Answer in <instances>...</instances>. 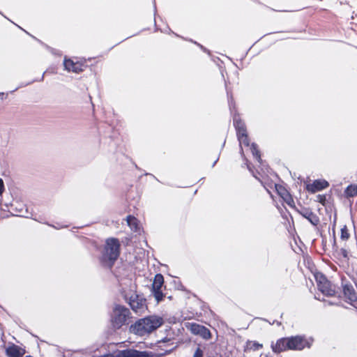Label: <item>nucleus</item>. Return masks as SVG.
<instances>
[{
    "label": "nucleus",
    "instance_id": "473e14b6",
    "mask_svg": "<svg viewBox=\"0 0 357 357\" xmlns=\"http://www.w3.org/2000/svg\"><path fill=\"white\" fill-rule=\"evenodd\" d=\"M98 357H115L114 355V351L108 352L107 354H105L103 355H100Z\"/></svg>",
    "mask_w": 357,
    "mask_h": 357
},
{
    "label": "nucleus",
    "instance_id": "ddd939ff",
    "mask_svg": "<svg viewBox=\"0 0 357 357\" xmlns=\"http://www.w3.org/2000/svg\"><path fill=\"white\" fill-rule=\"evenodd\" d=\"M233 125L236 132L237 139L248 135L245 124L238 114H234Z\"/></svg>",
    "mask_w": 357,
    "mask_h": 357
},
{
    "label": "nucleus",
    "instance_id": "6ab92c4d",
    "mask_svg": "<svg viewBox=\"0 0 357 357\" xmlns=\"http://www.w3.org/2000/svg\"><path fill=\"white\" fill-rule=\"evenodd\" d=\"M344 197L347 198L354 197L357 196V185L350 184L344 191Z\"/></svg>",
    "mask_w": 357,
    "mask_h": 357
},
{
    "label": "nucleus",
    "instance_id": "412c9836",
    "mask_svg": "<svg viewBox=\"0 0 357 357\" xmlns=\"http://www.w3.org/2000/svg\"><path fill=\"white\" fill-rule=\"evenodd\" d=\"M250 150L253 157L256 159V160L259 163L262 164L263 161L261 158V152L259 150L258 145L255 142H252L250 144Z\"/></svg>",
    "mask_w": 357,
    "mask_h": 357
},
{
    "label": "nucleus",
    "instance_id": "39448f33",
    "mask_svg": "<svg viewBox=\"0 0 357 357\" xmlns=\"http://www.w3.org/2000/svg\"><path fill=\"white\" fill-rule=\"evenodd\" d=\"M123 298L130 308L136 313L143 312L144 309L147 308L146 298L139 294L132 293L130 296L125 294Z\"/></svg>",
    "mask_w": 357,
    "mask_h": 357
},
{
    "label": "nucleus",
    "instance_id": "58836bf2",
    "mask_svg": "<svg viewBox=\"0 0 357 357\" xmlns=\"http://www.w3.org/2000/svg\"><path fill=\"white\" fill-rule=\"evenodd\" d=\"M218 160H219V156L217 158V159L214 162H213L212 167H213L215 165V164L217 163Z\"/></svg>",
    "mask_w": 357,
    "mask_h": 357
},
{
    "label": "nucleus",
    "instance_id": "f3484780",
    "mask_svg": "<svg viewBox=\"0 0 357 357\" xmlns=\"http://www.w3.org/2000/svg\"><path fill=\"white\" fill-rule=\"evenodd\" d=\"M128 225L135 232L140 231V225L138 220L132 215H128L126 218Z\"/></svg>",
    "mask_w": 357,
    "mask_h": 357
},
{
    "label": "nucleus",
    "instance_id": "a878e982",
    "mask_svg": "<svg viewBox=\"0 0 357 357\" xmlns=\"http://www.w3.org/2000/svg\"><path fill=\"white\" fill-rule=\"evenodd\" d=\"M337 255L342 257V261L347 263L349 257V252L345 248H341L340 251L337 252Z\"/></svg>",
    "mask_w": 357,
    "mask_h": 357
},
{
    "label": "nucleus",
    "instance_id": "dca6fc26",
    "mask_svg": "<svg viewBox=\"0 0 357 357\" xmlns=\"http://www.w3.org/2000/svg\"><path fill=\"white\" fill-rule=\"evenodd\" d=\"M25 354V349L15 344L9 345L6 349V354L8 357H22Z\"/></svg>",
    "mask_w": 357,
    "mask_h": 357
},
{
    "label": "nucleus",
    "instance_id": "09e8293b",
    "mask_svg": "<svg viewBox=\"0 0 357 357\" xmlns=\"http://www.w3.org/2000/svg\"><path fill=\"white\" fill-rule=\"evenodd\" d=\"M267 35H269V33H265L264 36H266Z\"/></svg>",
    "mask_w": 357,
    "mask_h": 357
},
{
    "label": "nucleus",
    "instance_id": "20e7f679",
    "mask_svg": "<svg viewBox=\"0 0 357 357\" xmlns=\"http://www.w3.org/2000/svg\"><path fill=\"white\" fill-rule=\"evenodd\" d=\"M318 289L326 296H334L336 294L332 283L327 279L325 275L317 273L314 275Z\"/></svg>",
    "mask_w": 357,
    "mask_h": 357
},
{
    "label": "nucleus",
    "instance_id": "2eb2a0df",
    "mask_svg": "<svg viewBox=\"0 0 357 357\" xmlns=\"http://www.w3.org/2000/svg\"><path fill=\"white\" fill-rule=\"evenodd\" d=\"M275 187L278 195L283 199V201L289 206L296 208L294 201L287 190L280 184H275Z\"/></svg>",
    "mask_w": 357,
    "mask_h": 357
},
{
    "label": "nucleus",
    "instance_id": "423d86ee",
    "mask_svg": "<svg viewBox=\"0 0 357 357\" xmlns=\"http://www.w3.org/2000/svg\"><path fill=\"white\" fill-rule=\"evenodd\" d=\"M107 128L108 130L104 132V135L105 137H108L110 139V142L109 144V151L110 152H116L120 142V133L112 125H108Z\"/></svg>",
    "mask_w": 357,
    "mask_h": 357
},
{
    "label": "nucleus",
    "instance_id": "f8f14e48",
    "mask_svg": "<svg viewBox=\"0 0 357 357\" xmlns=\"http://www.w3.org/2000/svg\"><path fill=\"white\" fill-rule=\"evenodd\" d=\"M329 186V183L325 179H316L312 183L305 184V190L310 194L321 191Z\"/></svg>",
    "mask_w": 357,
    "mask_h": 357
},
{
    "label": "nucleus",
    "instance_id": "79ce46f5",
    "mask_svg": "<svg viewBox=\"0 0 357 357\" xmlns=\"http://www.w3.org/2000/svg\"><path fill=\"white\" fill-rule=\"evenodd\" d=\"M333 249H335V248L337 249V246L336 245L335 238H334V243H333Z\"/></svg>",
    "mask_w": 357,
    "mask_h": 357
},
{
    "label": "nucleus",
    "instance_id": "1a4fd4ad",
    "mask_svg": "<svg viewBox=\"0 0 357 357\" xmlns=\"http://www.w3.org/2000/svg\"><path fill=\"white\" fill-rule=\"evenodd\" d=\"M295 208L298 213L306 219L312 226L317 227L319 224L320 220L319 216L311 208L302 206L300 208Z\"/></svg>",
    "mask_w": 357,
    "mask_h": 357
},
{
    "label": "nucleus",
    "instance_id": "c756f323",
    "mask_svg": "<svg viewBox=\"0 0 357 357\" xmlns=\"http://www.w3.org/2000/svg\"><path fill=\"white\" fill-rule=\"evenodd\" d=\"M192 357H204V351L199 347H197Z\"/></svg>",
    "mask_w": 357,
    "mask_h": 357
},
{
    "label": "nucleus",
    "instance_id": "ea45409f",
    "mask_svg": "<svg viewBox=\"0 0 357 357\" xmlns=\"http://www.w3.org/2000/svg\"><path fill=\"white\" fill-rule=\"evenodd\" d=\"M144 175H151L155 180L159 181V180L154 175H153V174H151L150 173H145Z\"/></svg>",
    "mask_w": 357,
    "mask_h": 357
},
{
    "label": "nucleus",
    "instance_id": "72a5a7b5",
    "mask_svg": "<svg viewBox=\"0 0 357 357\" xmlns=\"http://www.w3.org/2000/svg\"><path fill=\"white\" fill-rule=\"evenodd\" d=\"M170 341H171V339L166 337L162 338L161 340L158 341V344H160L161 342H162V343H168Z\"/></svg>",
    "mask_w": 357,
    "mask_h": 357
},
{
    "label": "nucleus",
    "instance_id": "49530a36",
    "mask_svg": "<svg viewBox=\"0 0 357 357\" xmlns=\"http://www.w3.org/2000/svg\"><path fill=\"white\" fill-rule=\"evenodd\" d=\"M154 23H155V26H156V21H155V19H154Z\"/></svg>",
    "mask_w": 357,
    "mask_h": 357
},
{
    "label": "nucleus",
    "instance_id": "c03bdc74",
    "mask_svg": "<svg viewBox=\"0 0 357 357\" xmlns=\"http://www.w3.org/2000/svg\"><path fill=\"white\" fill-rule=\"evenodd\" d=\"M225 142H226V140H225V141H224V142H223V144H222V149H223V148H224V146H225Z\"/></svg>",
    "mask_w": 357,
    "mask_h": 357
},
{
    "label": "nucleus",
    "instance_id": "5701e85b",
    "mask_svg": "<svg viewBox=\"0 0 357 357\" xmlns=\"http://www.w3.org/2000/svg\"><path fill=\"white\" fill-rule=\"evenodd\" d=\"M151 294L154 296V298L158 303H159L160 302H162L164 300V298L165 297V294L162 292L161 288H160V289L151 288Z\"/></svg>",
    "mask_w": 357,
    "mask_h": 357
},
{
    "label": "nucleus",
    "instance_id": "cd10ccee",
    "mask_svg": "<svg viewBox=\"0 0 357 357\" xmlns=\"http://www.w3.org/2000/svg\"><path fill=\"white\" fill-rule=\"evenodd\" d=\"M350 236V234L349 233V230L347 229V227L346 225H344L342 229H341V231H340V238L342 240H347L349 239Z\"/></svg>",
    "mask_w": 357,
    "mask_h": 357
},
{
    "label": "nucleus",
    "instance_id": "f704fd0d",
    "mask_svg": "<svg viewBox=\"0 0 357 357\" xmlns=\"http://www.w3.org/2000/svg\"><path fill=\"white\" fill-rule=\"evenodd\" d=\"M189 41H190V42H192V43H193L196 44L198 47H199V48H200V49H202V47H203V45H201V44L198 43H197V42H196V41L192 40V39H190V40H189Z\"/></svg>",
    "mask_w": 357,
    "mask_h": 357
},
{
    "label": "nucleus",
    "instance_id": "a211bd4d",
    "mask_svg": "<svg viewBox=\"0 0 357 357\" xmlns=\"http://www.w3.org/2000/svg\"><path fill=\"white\" fill-rule=\"evenodd\" d=\"M113 351L115 357H134V348H127L123 350L116 349Z\"/></svg>",
    "mask_w": 357,
    "mask_h": 357
},
{
    "label": "nucleus",
    "instance_id": "b1692460",
    "mask_svg": "<svg viewBox=\"0 0 357 357\" xmlns=\"http://www.w3.org/2000/svg\"><path fill=\"white\" fill-rule=\"evenodd\" d=\"M227 93L229 108L231 114L232 115V117L234 118V114H238L237 112V110H236V104H235L234 98V97L232 96L231 94V95L229 94L228 91L227 92Z\"/></svg>",
    "mask_w": 357,
    "mask_h": 357
},
{
    "label": "nucleus",
    "instance_id": "4c0bfd02",
    "mask_svg": "<svg viewBox=\"0 0 357 357\" xmlns=\"http://www.w3.org/2000/svg\"><path fill=\"white\" fill-rule=\"evenodd\" d=\"M91 106L92 107L93 112H94V105L92 102V98L91 97V102H90Z\"/></svg>",
    "mask_w": 357,
    "mask_h": 357
},
{
    "label": "nucleus",
    "instance_id": "c9c22d12",
    "mask_svg": "<svg viewBox=\"0 0 357 357\" xmlns=\"http://www.w3.org/2000/svg\"><path fill=\"white\" fill-rule=\"evenodd\" d=\"M245 164L247 165V167H248V170L251 172L252 171L251 166H250V164L248 162V160H246Z\"/></svg>",
    "mask_w": 357,
    "mask_h": 357
},
{
    "label": "nucleus",
    "instance_id": "f03ea898",
    "mask_svg": "<svg viewBox=\"0 0 357 357\" xmlns=\"http://www.w3.org/2000/svg\"><path fill=\"white\" fill-rule=\"evenodd\" d=\"M121 253V244L117 238L111 237L106 240L100 262L104 267L112 268Z\"/></svg>",
    "mask_w": 357,
    "mask_h": 357
},
{
    "label": "nucleus",
    "instance_id": "c85d7f7f",
    "mask_svg": "<svg viewBox=\"0 0 357 357\" xmlns=\"http://www.w3.org/2000/svg\"><path fill=\"white\" fill-rule=\"evenodd\" d=\"M177 347H178V344H176L172 349L164 350V351L162 353H155V356L157 357L165 356L166 355H168V354H170L171 353H172L174 350L176 349Z\"/></svg>",
    "mask_w": 357,
    "mask_h": 357
},
{
    "label": "nucleus",
    "instance_id": "9d476101",
    "mask_svg": "<svg viewBox=\"0 0 357 357\" xmlns=\"http://www.w3.org/2000/svg\"><path fill=\"white\" fill-rule=\"evenodd\" d=\"M65 69L69 72L79 73L84 71L86 67V61H76L71 59H65L63 61Z\"/></svg>",
    "mask_w": 357,
    "mask_h": 357
},
{
    "label": "nucleus",
    "instance_id": "bb28decb",
    "mask_svg": "<svg viewBox=\"0 0 357 357\" xmlns=\"http://www.w3.org/2000/svg\"><path fill=\"white\" fill-rule=\"evenodd\" d=\"M238 141L239 142V144H240L241 153L242 155H244L243 150L241 144H243L245 146H250L249 137H248V135H247L246 137H243L240 139H238Z\"/></svg>",
    "mask_w": 357,
    "mask_h": 357
},
{
    "label": "nucleus",
    "instance_id": "a18cd8bd",
    "mask_svg": "<svg viewBox=\"0 0 357 357\" xmlns=\"http://www.w3.org/2000/svg\"><path fill=\"white\" fill-rule=\"evenodd\" d=\"M276 323H277V324H278V326L281 325V322H280V321H276Z\"/></svg>",
    "mask_w": 357,
    "mask_h": 357
},
{
    "label": "nucleus",
    "instance_id": "aec40b11",
    "mask_svg": "<svg viewBox=\"0 0 357 357\" xmlns=\"http://www.w3.org/2000/svg\"><path fill=\"white\" fill-rule=\"evenodd\" d=\"M263 347V344L257 341L248 340L244 349V351L247 352L248 350L257 351Z\"/></svg>",
    "mask_w": 357,
    "mask_h": 357
},
{
    "label": "nucleus",
    "instance_id": "37998d69",
    "mask_svg": "<svg viewBox=\"0 0 357 357\" xmlns=\"http://www.w3.org/2000/svg\"><path fill=\"white\" fill-rule=\"evenodd\" d=\"M327 303H328V305H335V303H333V302H331V301H327Z\"/></svg>",
    "mask_w": 357,
    "mask_h": 357
},
{
    "label": "nucleus",
    "instance_id": "3c124183",
    "mask_svg": "<svg viewBox=\"0 0 357 357\" xmlns=\"http://www.w3.org/2000/svg\"><path fill=\"white\" fill-rule=\"evenodd\" d=\"M25 357H33V356H32L29 355V356H25Z\"/></svg>",
    "mask_w": 357,
    "mask_h": 357
},
{
    "label": "nucleus",
    "instance_id": "6e6552de",
    "mask_svg": "<svg viewBox=\"0 0 357 357\" xmlns=\"http://www.w3.org/2000/svg\"><path fill=\"white\" fill-rule=\"evenodd\" d=\"M291 350L293 351H302L305 348H310L312 342L308 341L305 335H292L289 336Z\"/></svg>",
    "mask_w": 357,
    "mask_h": 357
},
{
    "label": "nucleus",
    "instance_id": "4468645a",
    "mask_svg": "<svg viewBox=\"0 0 357 357\" xmlns=\"http://www.w3.org/2000/svg\"><path fill=\"white\" fill-rule=\"evenodd\" d=\"M190 331L192 334L199 335L206 340H210L212 336L211 333L208 328L197 323L191 324Z\"/></svg>",
    "mask_w": 357,
    "mask_h": 357
},
{
    "label": "nucleus",
    "instance_id": "8fccbe9b",
    "mask_svg": "<svg viewBox=\"0 0 357 357\" xmlns=\"http://www.w3.org/2000/svg\"><path fill=\"white\" fill-rule=\"evenodd\" d=\"M267 35H269V33H265L264 36H266Z\"/></svg>",
    "mask_w": 357,
    "mask_h": 357
},
{
    "label": "nucleus",
    "instance_id": "7c9ffc66",
    "mask_svg": "<svg viewBox=\"0 0 357 357\" xmlns=\"http://www.w3.org/2000/svg\"><path fill=\"white\" fill-rule=\"evenodd\" d=\"M317 199H318L319 202H320L322 204H324V203H325V202L326 200V195H317Z\"/></svg>",
    "mask_w": 357,
    "mask_h": 357
},
{
    "label": "nucleus",
    "instance_id": "9b49d317",
    "mask_svg": "<svg viewBox=\"0 0 357 357\" xmlns=\"http://www.w3.org/2000/svg\"><path fill=\"white\" fill-rule=\"evenodd\" d=\"M271 347L273 352L276 354L285 351L291 350L289 337L279 338L275 344L273 342L271 343Z\"/></svg>",
    "mask_w": 357,
    "mask_h": 357
},
{
    "label": "nucleus",
    "instance_id": "f257e3e1",
    "mask_svg": "<svg viewBox=\"0 0 357 357\" xmlns=\"http://www.w3.org/2000/svg\"><path fill=\"white\" fill-rule=\"evenodd\" d=\"M164 324L163 319L157 315H149L144 318L139 319L134 324H131L129 331L130 333L143 336L149 334Z\"/></svg>",
    "mask_w": 357,
    "mask_h": 357
},
{
    "label": "nucleus",
    "instance_id": "2f4dec72",
    "mask_svg": "<svg viewBox=\"0 0 357 357\" xmlns=\"http://www.w3.org/2000/svg\"><path fill=\"white\" fill-rule=\"evenodd\" d=\"M4 190H5V187H4L3 181L1 178H0V195H1L3 194Z\"/></svg>",
    "mask_w": 357,
    "mask_h": 357
},
{
    "label": "nucleus",
    "instance_id": "7ed1b4c3",
    "mask_svg": "<svg viewBox=\"0 0 357 357\" xmlns=\"http://www.w3.org/2000/svg\"><path fill=\"white\" fill-rule=\"evenodd\" d=\"M130 315L131 313L128 307L120 304H115L110 316L112 329L116 331L123 326L128 325Z\"/></svg>",
    "mask_w": 357,
    "mask_h": 357
},
{
    "label": "nucleus",
    "instance_id": "4be33fe9",
    "mask_svg": "<svg viewBox=\"0 0 357 357\" xmlns=\"http://www.w3.org/2000/svg\"><path fill=\"white\" fill-rule=\"evenodd\" d=\"M164 284V277L161 273L155 274L153 283L151 284V288H162Z\"/></svg>",
    "mask_w": 357,
    "mask_h": 357
},
{
    "label": "nucleus",
    "instance_id": "de8ad7c7",
    "mask_svg": "<svg viewBox=\"0 0 357 357\" xmlns=\"http://www.w3.org/2000/svg\"><path fill=\"white\" fill-rule=\"evenodd\" d=\"M267 35H269V33H265L264 36H266Z\"/></svg>",
    "mask_w": 357,
    "mask_h": 357
},
{
    "label": "nucleus",
    "instance_id": "a19ab883",
    "mask_svg": "<svg viewBox=\"0 0 357 357\" xmlns=\"http://www.w3.org/2000/svg\"><path fill=\"white\" fill-rule=\"evenodd\" d=\"M202 50H203V52H208V50L205 47H202Z\"/></svg>",
    "mask_w": 357,
    "mask_h": 357
},
{
    "label": "nucleus",
    "instance_id": "393cba45",
    "mask_svg": "<svg viewBox=\"0 0 357 357\" xmlns=\"http://www.w3.org/2000/svg\"><path fill=\"white\" fill-rule=\"evenodd\" d=\"M134 357H157L155 352L151 351H139L134 349Z\"/></svg>",
    "mask_w": 357,
    "mask_h": 357
},
{
    "label": "nucleus",
    "instance_id": "0eeeda50",
    "mask_svg": "<svg viewBox=\"0 0 357 357\" xmlns=\"http://www.w3.org/2000/svg\"><path fill=\"white\" fill-rule=\"evenodd\" d=\"M341 287L344 296L349 301V303L357 301V292L345 277L341 278Z\"/></svg>",
    "mask_w": 357,
    "mask_h": 357
},
{
    "label": "nucleus",
    "instance_id": "e433bc0d",
    "mask_svg": "<svg viewBox=\"0 0 357 357\" xmlns=\"http://www.w3.org/2000/svg\"><path fill=\"white\" fill-rule=\"evenodd\" d=\"M153 8H154V15L156 13V4L155 0H153Z\"/></svg>",
    "mask_w": 357,
    "mask_h": 357
}]
</instances>
